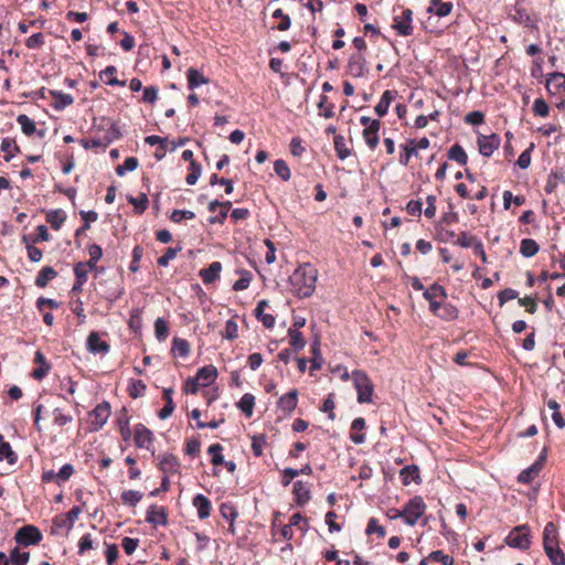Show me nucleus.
Wrapping results in <instances>:
<instances>
[{
	"instance_id": "f257e3e1",
	"label": "nucleus",
	"mask_w": 565,
	"mask_h": 565,
	"mask_svg": "<svg viewBox=\"0 0 565 565\" xmlns=\"http://www.w3.org/2000/svg\"><path fill=\"white\" fill-rule=\"evenodd\" d=\"M318 278V270L309 263L300 265L289 277L291 291L298 297H310Z\"/></svg>"
},
{
	"instance_id": "f03ea898",
	"label": "nucleus",
	"mask_w": 565,
	"mask_h": 565,
	"mask_svg": "<svg viewBox=\"0 0 565 565\" xmlns=\"http://www.w3.org/2000/svg\"><path fill=\"white\" fill-rule=\"evenodd\" d=\"M507 545L526 551L531 546V530L527 524L515 526L505 539Z\"/></svg>"
},
{
	"instance_id": "7ed1b4c3",
	"label": "nucleus",
	"mask_w": 565,
	"mask_h": 565,
	"mask_svg": "<svg viewBox=\"0 0 565 565\" xmlns=\"http://www.w3.org/2000/svg\"><path fill=\"white\" fill-rule=\"evenodd\" d=\"M426 511V504L422 497L415 495L403 509V520L405 524L413 526L423 516Z\"/></svg>"
},
{
	"instance_id": "20e7f679",
	"label": "nucleus",
	"mask_w": 565,
	"mask_h": 565,
	"mask_svg": "<svg viewBox=\"0 0 565 565\" xmlns=\"http://www.w3.org/2000/svg\"><path fill=\"white\" fill-rule=\"evenodd\" d=\"M352 380L358 391V402L370 403L373 395V384L367 375L362 371H353Z\"/></svg>"
},
{
	"instance_id": "39448f33",
	"label": "nucleus",
	"mask_w": 565,
	"mask_h": 565,
	"mask_svg": "<svg viewBox=\"0 0 565 565\" xmlns=\"http://www.w3.org/2000/svg\"><path fill=\"white\" fill-rule=\"evenodd\" d=\"M90 430L98 431L107 423L110 416V404L103 402L98 404L90 413Z\"/></svg>"
},
{
	"instance_id": "423d86ee",
	"label": "nucleus",
	"mask_w": 565,
	"mask_h": 565,
	"mask_svg": "<svg viewBox=\"0 0 565 565\" xmlns=\"http://www.w3.org/2000/svg\"><path fill=\"white\" fill-rule=\"evenodd\" d=\"M14 540L21 545H33L42 540V533L34 525H25L17 531Z\"/></svg>"
},
{
	"instance_id": "0eeeda50",
	"label": "nucleus",
	"mask_w": 565,
	"mask_h": 565,
	"mask_svg": "<svg viewBox=\"0 0 565 565\" xmlns=\"http://www.w3.org/2000/svg\"><path fill=\"white\" fill-rule=\"evenodd\" d=\"M412 17L413 12L411 9H402L401 13L394 17L393 29H395L399 35H411L413 32Z\"/></svg>"
},
{
	"instance_id": "6e6552de",
	"label": "nucleus",
	"mask_w": 565,
	"mask_h": 565,
	"mask_svg": "<svg viewBox=\"0 0 565 565\" xmlns=\"http://www.w3.org/2000/svg\"><path fill=\"white\" fill-rule=\"evenodd\" d=\"M543 548L544 552H552L554 548H559L558 546V531L557 526L553 522H548L543 531Z\"/></svg>"
},
{
	"instance_id": "1a4fd4ad",
	"label": "nucleus",
	"mask_w": 565,
	"mask_h": 565,
	"mask_svg": "<svg viewBox=\"0 0 565 565\" xmlns=\"http://www.w3.org/2000/svg\"><path fill=\"white\" fill-rule=\"evenodd\" d=\"M134 439L138 448L149 449L153 440V435L143 424H137L134 428Z\"/></svg>"
},
{
	"instance_id": "9d476101",
	"label": "nucleus",
	"mask_w": 565,
	"mask_h": 565,
	"mask_svg": "<svg viewBox=\"0 0 565 565\" xmlns=\"http://www.w3.org/2000/svg\"><path fill=\"white\" fill-rule=\"evenodd\" d=\"M348 73L353 77H363L367 73L366 61L360 53L352 54L348 63Z\"/></svg>"
},
{
	"instance_id": "9b49d317",
	"label": "nucleus",
	"mask_w": 565,
	"mask_h": 565,
	"mask_svg": "<svg viewBox=\"0 0 565 565\" xmlns=\"http://www.w3.org/2000/svg\"><path fill=\"white\" fill-rule=\"evenodd\" d=\"M479 151L484 157H490L500 146V137L495 134L490 136H480L478 138Z\"/></svg>"
},
{
	"instance_id": "f8f14e48",
	"label": "nucleus",
	"mask_w": 565,
	"mask_h": 565,
	"mask_svg": "<svg viewBox=\"0 0 565 565\" xmlns=\"http://www.w3.org/2000/svg\"><path fill=\"white\" fill-rule=\"evenodd\" d=\"M146 521L156 525H166L168 523V513L164 507L152 504L148 508Z\"/></svg>"
},
{
	"instance_id": "ddd939ff",
	"label": "nucleus",
	"mask_w": 565,
	"mask_h": 565,
	"mask_svg": "<svg viewBox=\"0 0 565 565\" xmlns=\"http://www.w3.org/2000/svg\"><path fill=\"white\" fill-rule=\"evenodd\" d=\"M298 402V391L291 390L284 394L278 401V408L286 415H290Z\"/></svg>"
},
{
	"instance_id": "4468645a",
	"label": "nucleus",
	"mask_w": 565,
	"mask_h": 565,
	"mask_svg": "<svg viewBox=\"0 0 565 565\" xmlns=\"http://www.w3.org/2000/svg\"><path fill=\"white\" fill-rule=\"evenodd\" d=\"M87 349L94 354L107 353L109 351V345L107 342L100 340L97 332H90L87 338Z\"/></svg>"
},
{
	"instance_id": "2eb2a0df",
	"label": "nucleus",
	"mask_w": 565,
	"mask_h": 565,
	"mask_svg": "<svg viewBox=\"0 0 565 565\" xmlns=\"http://www.w3.org/2000/svg\"><path fill=\"white\" fill-rule=\"evenodd\" d=\"M193 505L198 510V516L201 520L207 519L211 514V501L203 494H196L193 498Z\"/></svg>"
},
{
	"instance_id": "dca6fc26",
	"label": "nucleus",
	"mask_w": 565,
	"mask_h": 565,
	"mask_svg": "<svg viewBox=\"0 0 565 565\" xmlns=\"http://www.w3.org/2000/svg\"><path fill=\"white\" fill-rule=\"evenodd\" d=\"M34 362L39 364V367L33 370L32 377L40 381L46 376L51 370V365L47 363L44 354L41 351L35 352Z\"/></svg>"
},
{
	"instance_id": "f3484780",
	"label": "nucleus",
	"mask_w": 565,
	"mask_h": 565,
	"mask_svg": "<svg viewBox=\"0 0 565 565\" xmlns=\"http://www.w3.org/2000/svg\"><path fill=\"white\" fill-rule=\"evenodd\" d=\"M452 10L451 2H444L443 0H430L427 12L433 13L439 18L447 17Z\"/></svg>"
},
{
	"instance_id": "a211bd4d",
	"label": "nucleus",
	"mask_w": 565,
	"mask_h": 565,
	"mask_svg": "<svg viewBox=\"0 0 565 565\" xmlns=\"http://www.w3.org/2000/svg\"><path fill=\"white\" fill-rule=\"evenodd\" d=\"M222 270V264L220 262H213L207 268L200 270L199 275L204 284L214 282Z\"/></svg>"
},
{
	"instance_id": "6ab92c4d",
	"label": "nucleus",
	"mask_w": 565,
	"mask_h": 565,
	"mask_svg": "<svg viewBox=\"0 0 565 565\" xmlns=\"http://www.w3.org/2000/svg\"><path fill=\"white\" fill-rule=\"evenodd\" d=\"M49 93L54 99L53 107L56 110H63L67 106L72 105L74 103V98L70 94H65L63 92L55 90V89H52Z\"/></svg>"
},
{
	"instance_id": "aec40b11",
	"label": "nucleus",
	"mask_w": 565,
	"mask_h": 565,
	"mask_svg": "<svg viewBox=\"0 0 565 565\" xmlns=\"http://www.w3.org/2000/svg\"><path fill=\"white\" fill-rule=\"evenodd\" d=\"M292 492L295 494V501L298 505L302 507L310 500V491L307 484L302 481H296L294 483Z\"/></svg>"
},
{
	"instance_id": "412c9836",
	"label": "nucleus",
	"mask_w": 565,
	"mask_h": 565,
	"mask_svg": "<svg viewBox=\"0 0 565 565\" xmlns=\"http://www.w3.org/2000/svg\"><path fill=\"white\" fill-rule=\"evenodd\" d=\"M179 468L180 463L177 457L172 455H164L159 462V469L167 476L177 473Z\"/></svg>"
},
{
	"instance_id": "4be33fe9",
	"label": "nucleus",
	"mask_w": 565,
	"mask_h": 565,
	"mask_svg": "<svg viewBox=\"0 0 565 565\" xmlns=\"http://www.w3.org/2000/svg\"><path fill=\"white\" fill-rule=\"evenodd\" d=\"M381 127V122H373L372 126H369L367 128H364L363 130V138L366 142V145L374 149L379 145V130Z\"/></svg>"
},
{
	"instance_id": "5701e85b",
	"label": "nucleus",
	"mask_w": 565,
	"mask_h": 565,
	"mask_svg": "<svg viewBox=\"0 0 565 565\" xmlns=\"http://www.w3.org/2000/svg\"><path fill=\"white\" fill-rule=\"evenodd\" d=\"M186 77L188 86L190 89H195L200 85L207 84L210 82V79L206 76H204L203 73L193 67L188 70Z\"/></svg>"
},
{
	"instance_id": "b1692460",
	"label": "nucleus",
	"mask_w": 565,
	"mask_h": 565,
	"mask_svg": "<svg viewBox=\"0 0 565 565\" xmlns=\"http://www.w3.org/2000/svg\"><path fill=\"white\" fill-rule=\"evenodd\" d=\"M267 306H268L267 300H260L257 303V307L255 309V315H256L257 319L262 321L264 327L269 329V328L274 327L275 318L271 315L265 312V308Z\"/></svg>"
},
{
	"instance_id": "393cba45",
	"label": "nucleus",
	"mask_w": 565,
	"mask_h": 565,
	"mask_svg": "<svg viewBox=\"0 0 565 565\" xmlns=\"http://www.w3.org/2000/svg\"><path fill=\"white\" fill-rule=\"evenodd\" d=\"M173 388L168 387L163 390V399L166 401L164 407L159 412L158 416L160 419H167L170 417L175 408L173 398Z\"/></svg>"
},
{
	"instance_id": "a878e982",
	"label": "nucleus",
	"mask_w": 565,
	"mask_h": 565,
	"mask_svg": "<svg viewBox=\"0 0 565 565\" xmlns=\"http://www.w3.org/2000/svg\"><path fill=\"white\" fill-rule=\"evenodd\" d=\"M216 376L217 371L216 367L213 365L203 366L196 373V379L199 380V382L202 381V386L210 385L216 379Z\"/></svg>"
},
{
	"instance_id": "bb28decb",
	"label": "nucleus",
	"mask_w": 565,
	"mask_h": 565,
	"mask_svg": "<svg viewBox=\"0 0 565 565\" xmlns=\"http://www.w3.org/2000/svg\"><path fill=\"white\" fill-rule=\"evenodd\" d=\"M117 425H118V428H119L122 439L124 440L130 439L131 430H130L129 418L127 416L126 408H122L120 411V414L118 415V418H117Z\"/></svg>"
},
{
	"instance_id": "cd10ccee",
	"label": "nucleus",
	"mask_w": 565,
	"mask_h": 565,
	"mask_svg": "<svg viewBox=\"0 0 565 565\" xmlns=\"http://www.w3.org/2000/svg\"><path fill=\"white\" fill-rule=\"evenodd\" d=\"M57 273L51 266L43 267L35 278V285L40 288H44L50 280L54 279Z\"/></svg>"
},
{
	"instance_id": "c85d7f7f",
	"label": "nucleus",
	"mask_w": 565,
	"mask_h": 565,
	"mask_svg": "<svg viewBox=\"0 0 565 565\" xmlns=\"http://www.w3.org/2000/svg\"><path fill=\"white\" fill-rule=\"evenodd\" d=\"M394 98V93L392 90H385L376 104L374 110L379 117H383L387 114L391 102Z\"/></svg>"
},
{
	"instance_id": "c756f323",
	"label": "nucleus",
	"mask_w": 565,
	"mask_h": 565,
	"mask_svg": "<svg viewBox=\"0 0 565 565\" xmlns=\"http://www.w3.org/2000/svg\"><path fill=\"white\" fill-rule=\"evenodd\" d=\"M6 459L8 463L13 465L17 462L18 457L12 450L9 443L4 440V437L0 434V461Z\"/></svg>"
},
{
	"instance_id": "7c9ffc66",
	"label": "nucleus",
	"mask_w": 565,
	"mask_h": 565,
	"mask_svg": "<svg viewBox=\"0 0 565 565\" xmlns=\"http://www.w3.org/2000/svg\"><path fill=\"white\" fill-rule=\"evenodd\" d=\"M116 72L117 68L113 65H109L99 73V78L110 86H125V82H121L114 76Z\"/></svg>"
},
{
	"instance_id": "2f4dec72",
	"label": "nucleus",
	"mask_w": 565,
	"mask_h": 565,
	"mask_svg": "<svg viewBox=\"0 0 565 565\" xmlns=\"http://www.w3.org/2000/svg\"><path fill=\"white\" fill-rule=\"evenodd\" d=\"M541 471V462H534L527 469L521 471L518 477L519 482L521 483H530L535 477L539 476Z\"/></svg>"
},
{
	"instance_id": "473e14b6",
	"label": "nucleus",
	"mask_w": 565,
	"mask_h": 565,
	"mask_svg": "<svg viewBox=\"0 0 565 565\" xmlns=\"http://www.w3.org/2000/svg\"><path fill=\"white\" fill-rule=\"evenodd\" d=\"M254 405L255 397L249 393L244 394L237 403L238 408L242 411V413L245 414L246 417H250L253 415Z\"/></svg>"
},
{
	"instance_id": "72a5a7b5",
	"label": "nucleus",
	"mask_w": 565,
	"mask_h": 565,
	"mask_svg": "<svg viewBox=\"0 0 565 565\" xmlns=\"http://www.w3.org/2000/svg\"><path fill=\"white\" fill-rule=\"evenodd\" d=\"M424 297L428 301H433L436 299L445 300L447 297V294L443 286H440L438 284H434L427 290H425Z\"/></svg>"
},
{
	"instance_id": "f704fd0d",
	"label": "nucleus",
	"mask_w": 565,
	"mask_h": 565,
	"mask_svg": "<svg viewBox=\"0 0 565 565\" xmlns=\"http://www.w3.org/2000/svg\"><path fill=\"white\" fill-rule=\"evenodd\" d=\"M65 213L62 210L50 211L46 215V221L55 231L61 228V226L65 222Z\"/></svg>"
},
{
	"instance_id": "c9c22d12",
	"label": "nucleus",
	"mask_w": 565,
	"mask_h": 565,
	"mask_svg": "<svg viewBox=\"0 0 565 565\" xmlns=\"http://www.w3.org/2000/svg\"><path fill=\"white\" fill-rule=\"evenodd\" d=\"M403 150L404 153L399 156V163L406 167L413 156H418L417 147H415V140H409L407 145L403 146Z\"/></svg>"
},
{
	"instance_id": "e433bc0d",
	"label": "nucleus",
	"mask_w": 565,
	"mask_h": 565,
	"mask_svg": "<svg viewBox=\"0 0 565 565\" xmlns=\"http://www.w3.org/2000/svg\"><path fill=\"white\" fill-rule=\"evenodd\" d=\"M444 303L440 301V299H436V300L429 301L430 311L435 316H437L439 318H443V319H446V320L455 319L457 317V310L456 309H450L448 315H443L441 311H440Z\"/></svg>"
},
{
	"instance_id": "4c0bfd02",
	"label": "nucleus",
	"mask_w": 565,
	"mask_h": 565,
	"mask_svg": "<svg viewBox=\"0 0 565 565\" xmlns=\"http://www.w3.org/2000/svg\"><path fill=\"white\" fill-rule=\"evenodd\" d=\"M220 512L225 520L230 521L231 531H234V521L238 516L236 509L230 503H223L220 507Z\"/></svg>"
},
{
	"instance_id": "58836bf2",
	"label": "nucleus",
	"mask_w": 565,
	"mask_h": 565,
	"mask_svg": "<svg viewBox=\"0 0 565 565\" xmlns=\"http://www.w3.org/2000/svg\"><path fill=\"white\" fill-rule=\"evenodd\" d=\"M539 252V245L534 239L524 238L521 241L520 253L524 257H533Z\"/></svg>"
},
{
	"instance_id": "ea45409f",
	"label": "nucleus",
	"mask_w": 565,
	"mask_h": 565,
	"mask_svg": "<svg viewBox=\"0 0 565 565\" xmlns=\"http://www.w3.org/2000/svg\"><path fill=\"white\" fill-rule=\"evenodd\" d=\"M172 353L182 358H186L190 353V344L186 340L174 338L172 344Z\"/></svg>"
},
{
	"instance_id": "a19ab883",
	"label": "nucleus",
	"mask_w": 565,
	"mask_h": 565,
	"mask_svg": "<svg viewBox=\"0 0 565 565\" xmlns=\"http://www.w3.org/2000/svg\"><path fill=\"white\" fill-rule=\"evenodd\" d=\"M448 158L460 164H466L468 157L460 145H454L448 151Z\"/></svg>"
},
{
	"instance_id": "79ce46f5",
	"label": "nucleus",
	"mask_w": 565,
	"mask_h": 565,
	"mask_svg": "<svg viewBox=\"0 0 565 565\" xmlns=\"http://www.w3.org/2000/svg\"><path fill=\"white\" fill-rule=\"evenodd\" d=\"M142 499V493L137 490H126L121 493V500L124 504L135 507Z\"/></svg>"
},
{
	"instance_id": "37998d69",
	"label": "nucleus",
	"mask_w": 565,
	"mask_h": 565,
	"mask_svg": "<svg viewBox=\"0 0 565 565\" xmlns=\"http://www.w3.org/2000/svg\"><path fill=\"white\" fill-rule=\"evenodd\" d=\"M401 478L404 484H409L419 478L418 468L416 466H406L401 470Z\"/></svg>"
},
{
	"instance_id": "c03bdc74",
	"label": "nucleus",
	"mask_w": 565,
	"mask_h": 565,
	"mask_svg": "<svg viewBox=\"0 0 565 565\" xmlns=\"http://www.w3.org/2000/svg\"><path fill=\"white\" fill-rule=\"evenodd\" d=\"M17 121L20 124L23 134L31 136L36 131L35 122L26 115H19Z\"/></svg>"
},
{
	"instance_id": "a18cd8bd",
	"label": "nucleus",
	"mask_w": 565,
	"mask_h": 565,
	"mask_svg": "<svg viewBox=\"0 0 565 565\" xmlns=\"http://www.w3.org/2000/svg\"><path fill=\"white\" fill-rule=\"evenodd\" d=\"M154 333L159 341H163L169 335V327L163 318H157L154 321Z\"/></svg>"
},
{
	"instance_id": "49530a36",
	"label": "nucleus",
	"mask_w": 565,
	"mask_h": 565,
	"mask_svg": "<svg viewBox=\"0 0 565 565\" xmlns=\"http://www.w3.org/2000/svg\"><path fill=\"white\" fill-rule=\"evenodd\" d=\"M36 230H38L36 236L30 237V236L24 235L22 238L23 242L24 243L31 242L32 244H36L39 242L50 241V234H49L47 227L45 225H40V226H38Z\"/></svg>"
},
{
	"instance_id": "de8ad7c7",
	"label": "nucleus",
	"mask_w": 565,
	"mask_h": 565,
	"mask_svg": "<svg viewBox=\"0 0 565 565\" xmlns=\"http://www.w3.org/2000/svg\"><path fill=\"white\" fill-rule=\"evenodd\" d=\"M1 150L6 152L4 160L9 162L13 158L14 152L19 151V148L15 145L14 140L10 138H4L1 142Z\"/></svg>"
},
{
	"instance_id": "09e8293b",
	"label": "nucleus",
	"mask_w": 565,
	"mask_h": 565,
	"mask_svg": "<svg viewBox=\"0 0 565 565\" xmlns=\"http://www.w3.org/2000/svg\"><path fill=\"white\" fill-rule=\"evenodd\" d=\"M288 335L290 339V345L295 348V350H301L306 345V341L303 340L302 333L296 329H289Z\"/></svg>"
},
{
	"instance_id": "8fccbe9b",
	"label": "nucleus",
	"mask_w": 565,
	"mask_h": 565,
	"mask_svg": "<svg viewBox=\"0 0 565 565\" xmlns=\"http://www.w3.org/2000/svg\"><path fill=\"white\" fill-rule=\"evenodd\" d=\"M138 167V160L135 157H128L125 159L122 164L116 167V173L122 177L126 171H134Z\"/></svg>"
},
{
	"instance_id": "3c124183",
	"label": "nucleus",
	"mask_w": 565,
	"mask_h": 565,
	"mask_svg": "<svg viewBox=\"0 0 565 565\" xmlns=\"http://www.w3.org/2000/svg\"><path fill=\"white\" fill-rule=\"evenodd\" d=\"M274 170L278 177H280L284 181H288L291 177L290 169L287 166L286 161L282 159L276 160L274 162Z\"/></svg>"
},
{
	"instance_id": "603ef678",
	"label": "nucleus",
	"mask_w": 565,
	"mask_h": 565,
	"mask_svg": "<svg viewBox=\"0 0 565 565\" xmlns=\"http://www.w3.org/2000/svg\"><path fill=\"white\" fill-rule=\"evenodd\" d=\"M222 450L223 447L220 444H213L209 447L207 452L212 456L211 462L214 466H220L224 462Z\"/></svg>"
},
{
	"instance_id": "864d4df0",
	"label": "nucleus",
	"mask_w": 565,
	"mask_h": 565,
	"mask_svg": "<svg viewBox=\"0 0 565 565\" xmlns=\"http://www.w3.org/2000/svg\"><path fill=\"white\" fill-rule=\"evenodd\" d=\"M273 18L280 20V22L276 26L277 30L286 31L290 28V24H291L290 17L285 14L281 9L274 10Z\"/></svg>"
},
{
	"instance_id": "5fc2aeb1",
	"label": "nucleus",
	"mask_w": 565,
	"mask_h": 565,
	"mask_svg": "<svg viewBox=\"0 0 565 565\" xmlns=\"http://www.w3.org/2000/svg\"><path fill=\"white\" fill-rule=\"evenodd\" d=\"M30 554L28 552H20L18 547L13 548L10 553V561L13 565H26Z\"/></svg>"
},
{
	"instance_id": "6e6d98bb",
	"label": "nucleus",
	"mask_w": 565,
	"mask_h": 565,
	"mask_svg": "<svg viewBox=\"0 0 565 565\" xmlns=\"http://www.w3.org/2000/svg\"><path fill=\"white\" fill-rule=\"evenodd\" d=\"M318 108L320 109V115L326 118H331L334 116L333 111V104L328 103V97L326 95H322L320 97V100L318 103Z\"/></svg>"
},
{
	"instance_id": "4d7b16f0",
	"label": "nucleus",
	"mask_w": 565,
	"mask_h": 565,
	"mask_svg": "<svg viewBox=\"0 0 565 565\" xmlns=\"http://www.w3.org/2000/svg\"><path fill=\"white\" fill-rule=\"evenodd\" d=\"M128 201L135 206L137 213H142L148 207V198L146 194H140L138 198L129 196Z\"/></svg>"
},
{
	"instance_id": "13d9d810",
	"label": "nucleus",
	"mask_w": 565,
	"mask_h": 565,
	"mask_svg": "<svg viewBox=\"0 0 565 565\" xmlns=\"http://www.w3.org/2000/svg\"><path fill=\"white\" fill-rule=\"evenodd\" d=\"M551 86H553L555 89H559L565 86V75L562 73H553L548 78L546 83L547 89H551Z\"/></svg>"
},
{
	"instance_id": "bf43d9fd",
	"label": "nucleus",
	"mask_w": 565,
	"mask_h": 565,
	"mask_svg": "<svg viewBox=\"0 0 565 565\" xmlns=\"http://www.w3.org/2000/svg\"><path fill=\"white\" fill-rule=\"evenodd\" d=\"M250 280H252V276H250V273L246 271V270H243L242 271V276L239 279H237L234 285H233V289L235 291H241V290H245L248 288L249 284H250Z\"/></svg>"
},
{
	"instance_id": "052dcab7",
	"label": "nucleus",
	"mask_w": 565,
	"mask_h": 565,
	"mask_svg": "<svg viewBox=\"0 0 565 565\" xmlns=\"http://www.w3.org/2000/svg\"><path fill=\"white\" fill-rule=\"evenodd\" d=\"M195 217L194 212L189 210H174L171 213V221L174 223H180L182 220H193Z\"/></svg>"
},
{
	"instance_id": "680f3d73",
	"label": "nucleus",
	"mask_w": 565,
	"mask_h": 565,
	"mask_svg": "<svg viewBox=\"0 0 565 565\" xmlns=\"http://www.w3.org/2000/svg\"><path fill=\"white\" fill-rule=\"evenodd\" d=\"M533 111L540 117H546L550 113V107L543 98H537L534 100Z\"/></svg>"
},
{
	"instance_id": "e2e57ef3",
	"label": "nucleus",
	"mask_w": 565,
	"mask_h": 565,
	"mask_svg": "<svg viewBox=\"0 0 565 565\" xmlns=\"http://www.w3.org/2000/svg\"><path fill=\"white\" fill-rule=\"evenodd\" d=\"M429 558L436 562H440L443 565H454V557L444 554L443 551H434L429 554Z\"/></svg>"
},
{
	"instance_id": "0e129e2a",
	"label": "nucleus",
	"mask_w": 565,
	"mask_h": 565,
	"mask_svg": "<svg viewBox=\"0 0 565 565\" xmlns=\"http://www.w3.org/2000/svg\"><path fill=\"white\" fill-rule=\"evenodd\" d=\"M479 239L475 236H469L466 232H461L457 238V244L463 248L473 247Z\"/></svg>"
},
{
	"instance_id": "69168bd1",
	"label": "nucleus",
	"mask_w": 565,
	"mask_h": 565,
	"mask_svg": "<svg viewBox=\"0 0 565 565\" xmlns=\"http://www.w3.org/2000/svg\"><path fill=\"white\" fill-rule=\"evenodd\" d=\"M53 414L54 423L58 426H65L73 422V417L71 415L64 414L61 408H55Z\"/></svg>"
},
{
	"instance_id": "338daca9",
	"label": "nucleus",
	"mask_w": 565,
	"mask_h": 565,
	"mask_svg": "<svg viewBox=\"0 0 565 565\" xmlns=\"http://www.w3.org/2000/svg\"><path fill=\"white\" fill-rule=\"evenodd\" d=\"M25 244L29 259L33 263H39L43 257L42 250L33 246L34 244H32L31 242H28Z\"/></svg>"
},
{
	"instance_id": "774afa93",
	"label": "nucleus",
	"mask_w": 565,
	"mask_h": 565,
	"mask_svg": "<svg viewBox=\"0 0 565 565\" xmlns=\"http://www.w3.org/2000/svg\"><path fill=\"white\" fill-rule=\"evenodd\" d=\"M553 565H561L565 562V554L561 548H554L552 552L545 553Z\"/></svg>"
}]
</instances>
